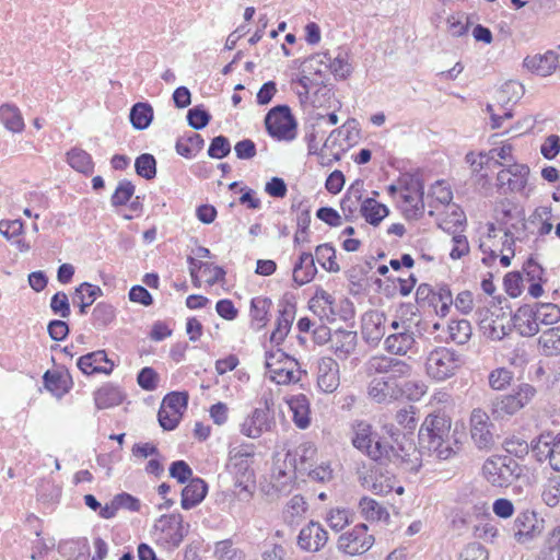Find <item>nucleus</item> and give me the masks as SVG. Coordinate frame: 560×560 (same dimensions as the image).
I'll use <instances>...</instances> for the list:
<instances>
[{"instance_id":"1","label":"nucleus","mask_w":560,"mask_h":560,"mask_svg":"<svg viewBox=\"0 0 560 560\" xmlns=\"http://www.w3.org/2000/svg\"><path fill=\"white\" fill-rule=\"evenodd\" d=\"M383 435L373 431L368 422H359L352 444L373 460H389L406 471L417 472L421 467V455L412 442L399 441L393 423L382 425Z\"/></svg>"},{"instance_id":"2","label":"nucleus","mask_w":560,"mask_h":560,"mask_svg":"<svg viewBox=\"0 0 560 560\" xmlns=\"http://www.w3.org/2000/svg\"><path fill=\"white\" fill-rule=\"evenodd\" d=\"M464 435V422H423L419 444L441 460L456 455Z\"/></svg>"},{"instance_id":"3","label":"nucleus","mask_w":560,"mask_h":560,"mask_svg":"<svg viewBox=\"0 0 560 560\" xmlns=\"http://www.w3.org/2000/svg\"><path fill=\"white\" fill-rule=\"evenodd\" d=\"M317 459V448L311 442H304L292 451H288L282 467H276L273 471V488L288 494L293 487V480L296 474L304 475L310 468L314 467Z\"/></svg>"},{"instance_id":"4","label":"nucleus","mask_w":560,"mask_h":560,"mask_svg":"<svg viewBox=\"0 0 560 560\" xmlns=\"http://www.w3.org/2000/svg\"><path fill=\"white\" fill-rule=\"evenodd\" d=\"M483 478L495 488H506L522 475L518 463L508 455H492L482 465Z\"/></svg>"},{"instance_id":"5","label":"nucleus","mask_w":560,"mask_h":560,"mask_svg":"<svg viewBox=\"0 0 560 560\" xmlns=\"http://www.w3.org/2000/svg\"><path fill=\"white\" fill-rule=\"evenodd\" d=\"M264 122L268 135L278 141H292L296 137L298 121L287 104L269 109Z\"/></svg>"},{"instance_id":"6","label":"nucleus","mask_w":560,"mask_h":560,"mask_svg":"<svg viewBox=\"0 0 560 560\" xmlns=\"http://www.w3.org/2000/svg\"><path fill=\"white\" fill-rule=\"evenodd\" d=\"M459 366V354L446 347H436L425 359L427 375L436 382L452 377Z\"/></svg>"},{"instance_id":"7","label":"nucleus","mask_w":560,"mask_h":560,"mask_svg":"<svg viewBox=\"0 0 560 560\" xmlns=\"http://www.w3.org/2000/svg\"><path fill=\"white\" fill-rule=\"evenodd\" d=\"M159 539L168 548H177L189 532V524L179 513L162 515L155 523Z\"/></svg>"},{"instance_id":"8","label":"nucleus","mask_w":560,"mask_h":560,"mask_svg":"<svg viewBox=\"0 0 560 560\" xmlns=\"http://www.w3.org/2000/svg\"><path fill=\"white\" fill-rule=\"evenodd\" d=\"M375 539L368 525L361 523L338 537L337 548L347 556L363 555L371 549Z\"/></svg>"},{"instance_id":"9","label":"nucleus","mask_w":560,"mask_h":560,"mask_svg":"<svg viewBox=\"0 0 560 560\" xmlns=\"http://www.w3.org/2000/svg\"><path fill=\"white\" fill-rule=\"evenodd\" d=\"M254 447L249 444L231 446L229 451L228 470L233 474L237 481L243 483L254 477L252 469Z\"/></svg>"},{"instance_id":"10","label":"nucleus","mask_w":560,"mask_h":560,"mask_svg":"<svg viewBox=\"0 0 560 560\" xmlns=\"http://www.w3.org/2000/svg\"><path fill=\"white\" fill-rule=\"evenodd\" d=\"M296 312V302L293 293L287 292L280 301L279 315L276 327L271 331L270 342L279 347L291 330Z\"/></svg>"},{"instance_id":"11","label":"nucleus","mask_w":560,"mask_h":560,"mask_svg":"<svg viewBox=\"0 0 560 560\" xmlns=\"http://www.w3.org/2000/svg\"><path fill=\"white\" fill-rule=\"evenodd\" d=\"M504 434L500 422H470V438L479 451H491Z\"/></svg>"},{"instance_id":"12","label":"nucleus","mask_w":560,"mask_h":560,"mask_svg":"<svg viewBox=\"0 0 560 560\" xmlns=\"http://www.w3.org/2000/svg\"><path fill=\"white\" fill-rule=\"evenodd\" d=\"M536 395V388L527 383L513 388L512 394L505 395L493 404L492 411L500 416L501 412L512 416L527 405Z\"/></svg>"},{"instance_id":"13","label":"nucleus","mask_w":560,"mask_h":560,"mask_svg":"<svg viewBox=\"0 0 560 560\" xmlns=\"http://www.w3.org/2000/svg\"><path fill=\"white\" fill-rule=\"evenodd\" d=\"M514 537L520 544H526L536 538L544 530V520L537 517L534 511L518 513L514 521Z\"/></svg>"},{"instance_id":"14","label":"nucleus","mask_w":560,"mask_h":560,"mask_svg":"<svg viewBox=\"0 0 560 560\" xmlns=\"http://www.w3.org/2000/svg\"><path fill=\"white\" fill-rule=\"evenodd\" d=\"M189 395L186 390L167 393L161 402L156 420H182L187 410Z\"/></svg>"},{"instance_id":"15","label":"nucleus","mask_w":560,"mask_h":560,"mask_svg":"<svg viewBox=\"0 0 560 560\" xmlns=\"http://www.w3.org/2000/svg\"><path fill=\"white\" fill-rule=\"evenodd\" d=\"M78 369L86 376L94 374L109 375L114 370V362L107 357L105 350H96L81 355L77 361Z\"/></svg>"},{"instance_id":"16","label":"nucleus","mask_w":560,"mask_h":560,"mask_svg":"<svg viewBox=\"0 0 560 560\" xmlns=\"http://www.w3.org/2000/svg\"><path fill=\"white\" fill-rule=\"evenodd\" d=\"M511 320L522 337H533L540 330L537 322L536 303L521 305L511 314Z\"/></svg>"},{"instance_id":"17","label":"nucleus","mask_w":560,"mask_h":560,"mask_svg":"<svg viewBox=\"0 0 560 560\" xmlns=\"http://www.w3.org/2000/svg\"><path fill=\"white\" fill-rule=\"evenodd\" d=\"M328 541L327 530L317 522H310L302 527L298 536V545L301 549L315 552L322 549Z\"/></svg>"},{"instance_id":"18","label":"nucleus","mask_w":560,"mask_h":560,"mask_svg":"<svg viewBox=\"0 0 560 560\" xmlns=\"http://www.w3.org/2000/svg\"><path fill=\"white\" fill-rule=\"evenodd\" d=\"M385 320L386 316L383 312L370 311L363 315L361 334L368 345L375 347L380 343L385 334Z\"/></svg>"},{"instance_id":"19","label":"nucleus","mask_w":560,"mask_h":560,"mask_svg":"<svg viewBox=\"0 0 560 560\" xmlns=\"http://www.w3.org/2000/svg\"><path fill=\"white\" fill-rule=\"evenodd\" d=\"M395 483H397L395 476L382 468L371 469L370 472L362 478V486L380 495L390 493L394 490Z\"/></svg>"},{"instance_id":"20","label":"nucleus","mask_w":560,"mask_h":560,"mask_svg":"<svg viewBox=\"0 0 560 560\" xmlns=\"http://www.w3.org/2000/svg\"><path fill=\"white\" fill-rule=\"evenodd\" d=\"M371 270L372 267L360 265H354L346 270L345 275L349 281L348 289L352 296L363 295L369 292L371 288V279L368 275Z\"/></svg>"},{"instance_id":"21","label":"nucleus","mask_w":560,"mask_h":560,"mask_svg":"<svg viewBox=\"0 0 560 560\" xmlns=\"http://www.w3.org/2000/svg\"><path fill=\"white\" fill-rule=\"evenodd\" d=\"M357 342V331L339 328L334 331L331 349L338 359L346 360L354 352Z\"/></svg>"},{"instance_id":"22","label":"nucleus","mask_w":560,"mask_h":560,"mask_svg":"<svg viewBox=\"0 0 560 560\" xmlns=\"http://www.w3.org/2000/svg\"><path fill=\"white\" fill-rule=\"evenodd\" d=\"M557 63L558 55L552 50H548L544 55L527 56L523 61L526 69L541 77L551 74L557 68Z\"/></svg>"},{"instance_id":"23","label":"nucleus","mask_w":560,"mask_h":560,"mask_svg":"<svg viewBox=\"0 0 560 560\" xmlns=\"http://www.w3.org/2000/svg\"><path fill=\"white\" fill-rule=\"evenodd\" d=\"M102 295L103 290L100 285L90 282H82L74 289L72 302L74 305H78L79 314L85 315L88 313V308Z\"/></svg>"},{"instance_id":"24","label":"nucleus","mask_w":560,"mask_h":560,"mask_svg":"<svg viewBox=\"0 0 560 560\" xmlns=\"http://www.w3.org/2000/svg\"><path fill=\"white\" fill-rule=\"evenodd\" d=\"M44 386L56 397H62L72 387V377L67 371L66 373L59 371H46L43 375Z\"/></svg>"},{"instance_id":"25","label":"nucleus","mask_w":560,"mask_h":560,"mask_svg":"<svg viewBox=\"0 0 560 560\" xmlns=\"http://www.w3.org/2000/svg\"><path fill=\"white\" fill-rule=\"evenodd\" d=\"M389 212V208L374 197L364 198L360 207L361 215L372 226H378Z\"/></svg>"},{"instance_id":"26","label":"nucleus","mask_w":560,"mask_h":560,"mask_svg":"<svg viewBox=\"0 0 560 560\" xmlns=\"http://www.w3.org/2000/svg\"><path fill=\"white\" fill-rule=\"evenodd\" d=\"M207 491V483L202 479L192 478L182 491V508L184 510L195 508L205 499Z\"/></svg>"},{"instance_id":"27","label":"nucleus","mask_w":560,"mask_h":560,"mask_svg":"<svg viewBox=\"0 0 560 560\" xmlns=\"http://www.w3.org/2000/svg\"><path fill=\"white\" fill-rule=\"evenodd\" d=\"M125 394L119 386L105 384L94 393V402L97 409H106L118 406L125 399Z\"/></svg>"},{"instance_id":"28","label":"nucleus","mask_w":560,"mask_h":560,"mask_svg":"<svg viewBox=\"0 0 560 560\" xmlns=\"http://www.w3.org/2000/svg\"><path fill=\"white\" fill-rule=\"evenodd\" d=\"M117 316L116 307L109 302H98L91 314V324L94 329L102 331L108 328Z\"/></svg>"},{"instance_id":"29","label":"nucleus","mask_w":560,"mask_h":560,"mask_svg":"<svg viewBox=\"0 0 560 560\" xmlns=\"http://www.w3.org/2000/svg\"><path fill=\"white\" fill-rule=\"evenodd\" d=\"M154 118L153 107L148 102L133 104L129 112V121L136 130H145Z\"/></svg>"},{"instance_id":"30","label":"nucleus","mask_w":560,"mask_h":560,"mask_svg":"<svg viewBox=\"0 0 560 560\" xmlns=\"http://www.w3.org/2000/svg\"><path fill=\"white\" fill-rule=\"evenodd\" d=\"M404 393V389H396L384 377H374L369 385V395L377 402H382L387 398L397 399Z\"/></svg>"},{"instance_id":"31","label":"nucleus","mask_w":560,"mask_h":560,"mask_svg":"<svg viewBox=\"0 0 560 560\" xmlns=\"http://www.w3.org/2000/svg\"><path fill=\"white\" fill-rule=\"evenodd\" d=\"M558 434L545 432L530 442V450L538 462L550 460L553 451L552 445L556 444Z\"/></svg>"},{"instance_id":"32","label":"nucleus","mask_w":560,"mask_h":560,"mask_svg":"<svg viewBox=\"0 0 560 560\" xmlns=\"http://www.w3.org/2000/svg\"><path fill=\"white\" fill-rule=\"evenodd\" d=\"M205 147V139L200 133L191 132L187 137H179L175 143V151L185 159H191Z\"/></svg>"},{"instance_id":"33","label":"nucleus","mask_w":560,"mask_h":560,"mask_svg":"<svg viewBox=\"0 0 560 560\" xmlns=\"http://www.w3.org/2000/svg\"><path fill=\"white\" fill-rule=\"evenodd\" d=\"M416 343L412 331L389 335L385 339V349L393 354L405 355Z\"/></svg>"},{"instance_id":"34","label":"nucleus","mask_w":560,"mask_h":560,"mask_svg":"<svg viewBox=\"0 0 560 560\" xmlns=\"http://www.w3.org/2000/svg\"><path fill=\"white\" fill-rule=\"evenodd\" d=\"M359 512L362 517L369 522H378L389 520V513L382 504L376 500L363 497L359 501Z\"/></svg>"},{"instance_id":"35","label":"nucleus","mask_w":560,"mask_h":560,"mask_svg":"<svg viewBox=\"0 0 560 560\" xmlns=\"http://www.w3.org/2000/svg\"><path fill=\"white\" fill-rule=\"evenodd\" d=\"M68 164L79 173L91 175L94 172V162L90 153L80 148H72L67 152Z\"/></svg>"},{"instance_id":"36","label":"nucleus","mask_w":560,"mask_h":560,"mask_svg":"<svg viewBox=\"0 0 560 560\" xmlns=\"http://www.w3.org/2000/svg\"><path fill=\"white\" fill-rule=\"evenodd\" d=\"M0 121L12 132H22L25 124L22 114L14 104H2L0 106Z\"/></svg>"},{"instance_id":"37","label":"nucleus","mask_w":560,"mask_h":560,"mask_svg":"<svg viewBox=\"0 0 560 560\" xmlns=\"http://www.w3.org/2000/svg\"><path fill=\"white\" fill-rule=\"evenodd\" d=\"M538 346L541 348V354L545 357H555L560 354V328H549L538 338Z\"/></svg>"},{"instance_id":"38","label":"nucleus","mask_w":560,"mask_h":560,"mask_svg":"<svg viewBox=\"0 0 560 560\" xmlns=\"http://www.w3.org/2000/svg\"><path fill=\"white\" fill-rule=\"evenodd\" d=\"M272 302L269 298L256 296L250 301L249 315L253 322L259 323L257 329H261L268 323L269 310Z\"/></svg>"},{"instance_id":"39","label":"nucleus","mask_w":560,"mask_h":560,"mask_svg":"<svg viewBox=\"0 0 560 560\" xmlns=\"http://www.w3.org/2000/svg\"><path fill=\"white\" fill-rule=\"evenodd\" d=\"M448 337L457 345H465L469 341L472 329L467 319H451L447 325Z\"/></svg>"},{"instance_id":"40","label":"nucleus","mask_w":560,"mask_h":560,"mask_svg":"<svg viewBox=\"0 0 560 560\" xmlns=\"http://www.w3.org/2000/svg\"><path fill=\"white\" fill-rule=\"evenodd\" d=\"M315 256L318 264L329 272H338L339 265L336 261V249L330 243H324L315 248Z\"/></svg>"},{"instance_id":"41","label":"nucleus","mask_w":560,"mask_h":560,"mask_svg":"<svg viewBox=\"0 0 560 560\" xmlns=\"http://www.w3.org/2000/svg\"><path fill=\"white\" fill-rule=\"evenodd\" d=\"M329 69L337 80H346L352 73V66L349 62L348 50L339 47L337 55L329 65Z\"/></svg>"},{"instance_id":"42","label":"nucleus","mask_w":560,"mask_h":560,"mask_svg":"<svg viewBox=\"0 0 560 560\" xmlns=\"http://www.w3.org/2000/svg\"><path fill=\"white\" fill-rule=\"evenodd\" d=\"M214 556L217 560H245L246 555L243 549L236 547L231 539H224L215 542Z\"/></svg>"},{"instance_id":"43","label":"nucleus","mask_w":560,"mask_h":560,"mask_svg":"<svg viewBox=\"0 0 560 560\" xmlns=\"http://www.w3.org/2000/svg\"><path fill=\"white\" fill-rule=\"evenodd\" d=\"M541 500L550 508L560 503V476L552 475L542 485Z\"/></svg>"},{"instance_id":"44","label":"nucleus","mask_w":560,"mask_h":560,"mask_svg":"<svg viewBox=\"0 0 560 560\" xmlns=\"http://www.w3.org/2000/svg\"><path fill=\"white\" fill-rule=\"evenodd\" d=\"M307 510V503L305 499L300 495H293L287 503L283 510L284 521L289 524H293L301 520Z\"/></svg>"},{"instance_id":"45","label":"nucleus","mask_w":560,"mask_h":560,"mask_svg":"<svg viewBox=\"0 0 560 560\" xmlns=\"http://www.w3.org/2000/svg\"><path fill=\"white\" fill-rule=\"evenodd\" d=\"M186 119L190 128L202 130L210 124L212 116L203 104H199L188 109Z\"/></svg>"},{"instance_id":"46","label":"nucleus","mask_w":560,"mask_h":560,"mask_svg":"<svg viewBox=\"0 0 560 560\" xmlns=\"http://www.w3.org/2000/svg\"><path fill=\"white\" fill-rule=\"evenodd\" d=\"M136 174L147 180L156 176V159L151 153H142L135 160Z\"/></svg>"},{"instance_id":"47","label":"nucleus","mask_w":560,"mask_h":560,"mask_svg":"<svg viewBox=\"0 0 560 560\" xmlns=\"http://www.w3.org/2000/svg\"><path fill=\"white\" fill-rule=\"evenodd\" d=\"M537 322L539 325H553L560 320V307L553 303L536 302Z\"/></svg>"},{"instance_id":"48","label":"nucleus","mask_w":560,"mask_h":560,"mask_svg":"<svg viewBox=\"0 0 560 560\" xmlns=\"http://www.w3.org/2000/svg\"><path fill=\"white\" fill-rule=\"evenodd\" d=\"M136 187L129 179H121L118 182L114 194L110 197L113 207L126 206L132 199Z\"/></svg>"},{"instance_id":"49","label":"nucleus","mask_w":560,"mask_h":560,"mask_svg":"<svg viewBox=\"0 0 560 560\" xmlns=\"http://www.w3.org/2000/svg\"><path fill=\"white\" fill-rule=\"evenodd\" d=\"M436 295H438V304L440 303V307L438 305L433 308L434 313L440 317H445L451 311L453 301V293L447 283H440L436 285Z\"/></svg>"},{"instance_id":"50","label":"nucleus","mask_w":560,"mask_h":560,"mask_svg":"<svg viewBox=\"0 0 560 560\" xmlns=\"http://www.w3.org/2000/svg\"><path fill=\"white\" fill-rule=\"evenodd\" d=\"M208 156L215 160H222L231 153V142L223 135L215 136L211 139L208 148Z\"/></svg>"},{"instance_id":"51","label":"nucleus","mask_w":560,"mask_h":560,"mask_svg":"<svg viewBox=\"0 0 560 560\" xmlns=\"http://www.w3.org/2000/svg\"><path fill=\"white\" fill-rule=\"evenodd\" d=\"M436 290L429 283H421L416 291V302L421 307H432L438 305Z\"/></svg>"},{"instance_id":"52","label":"nucleus","mask_w":560,"mask_h":560,"mask_svg":"<svg viewBox=\"0 0 560 560\" xmlns=\"http://www.w3.org/2000/svg\"><path fill=\"white\" fill-rule=\"evenodd\" d=\"M502 445L509 454L514 455L517 458H524L530 448V443L516 435L506 438L502 442Z\"/></svg>"},{"instance_id":"53","label":"nucleus","mask_w":560,"mask_h":560,"mask_svg":"<svg viewBox=\"0 0 560 560\" xmlns=\"http://www.w3.org/2000/svg\"><path fill=\"white\" fill-rule=\"evenodd\" d=\"M289 408L293 412L292 420H311L310 401L303 394L293 396L289 401Z\"/></svg>"},{"instance_id":"54","label":"nucleus","mask_w":560,"mask_h":560,"mask_svg":"<svg viewBox=\"0 0 560 560\" xmlns=\"http://www.w3.org/2000/svg\"><path fill=\"white\" fill-rule=\"evenodd\" d=\"M159 373L151 366L142 368L137 374V383L147 392L155 390L159 386Z\"/></svg>"},{"instance_id":"55","label":"nucleus","mask_w":560,"mask_h":560,"mask_svg":"<svg viewBox=\"0 0 560 560\" xmlns=\"http://www.w3.org/2000/svg\"><path fill=\"white\" fill-rule=\"evenodd\" d=\"M524 93V86L517 82L510 80L505 82L499 91V100L504 104L513 102L514 104L522 97Z\"/></svg>"},{"instance_id":"56","label":"nucleus","mask_w":560,"mask_h":560,"mask_svg":"<svg viewBox=\"0 0 560 560\" xmlns=\"http://www.w3.org/2000/svg\"><path fill=\"white\" fill-rule=\"evenodd\" d=\"M503 287L506 294L512 298H518L523 292V275L520 271H510L503 278Z\"/></svg>"},{"instance_id":"57","label":"nucleus","mask_w":560,"mask_h":560,"mask_svg":"<svg viewBox=\"0 0 560 560\" xmlns=\"http://www.w3.org/2000/svg\"><path fill=\"white\" fill-rule=\"evenodd\" d=\"M351 513L347 509H331L326 516L329 527L336 532L343 529L350 523Z\"/></svg>"},{"instance_id":"58","label":"nucleus","mask_w":560,"mask_h":560,"mask_svg":"<svg viewBox=\"0 0 560 560\" xmlns=\"http://www.w3.org/2000/svg\"><path fill=\"white\" fill-rule=\"evenodd\" d=\"M49 307L54 315H58L61 318H67L71 314L70 302L63 291H58L51 296Z\"/></svg>"},{"instance_id":"59","label":"nucleus","mask_w":560,"mask_h":560,"mask_svg":"<svg viewBox=\"0 0 560 560\" xmlns=\"http://www.w3.org/2000/svg\"><path fill=\"white\" fill-rule=\"evenodd\" d=\"M509 172L508 167H504L497 175V188L501 195L520 191V187L523 186L524 182H513Z\"/></svg>"},{"instance_id":"60","label":"nucleus","mask_w":560,"mask_h":560,"mask_svg":"<svg viewBox=\"0 0 560 560\" xmlns=\"http://www.w3.org/2000/svg\"><path fill=\"white\" fill-rule=\"evenodd\" d=\"M392 362L393 358L389 357H372L364 365L365 373L368 376L387 373Z\"/></svg>"},{"instance_id":"61","label":"nucleus","mask_w":560,"mask_h":560,"mask_svg":"<svg viewBox=\"0 0 560 560\" xmlns=\"http://www.w3.org/2000/svg\"><path fill=\"white\" fill-rule=\"evenodd\" d=\"M459 560H489V552L480 542H470L459 552Z\"/></svg>"},{"instance_id":"62","label":"nucleus","mask_w":560,"mask_h":560,"mask_svg":"<svg viewBox=\"0 0 560 560\" xmlns=\"http://www.w3.org/2000/svg\"><path fill=\"white\" fill-rule=\"evenodd\" d=\"M527 281H547L544 267L530 255L523 265Z\"/></svg>"},{"instance_id":"63","label":"nucleus","mask_w":560,"mask_h":560,"mask_svg":"<svg viewBox=\"0 0 560 560\" xmlns=\"http://www.w3.org/2000/svg\"><path fill=\"white\" fill-rule=\"evenodd\" d=\"M24 223L21 219L15 220H1L0 234L7 240L11 241L23 233Z\"/></svg>"},{"instance_id":"64","label":"nucleus","mask_w":560,"mask_h":560,"mask_svg":"<svg viewBox=\"0 0 560 560\" xmlns=\"http://www.w3.org/2000/svg\"><path fill=\"white\" fill-rule=\"evenodd\" d=\"M47 332L52 340L62 341L69 336L70 327L62 319H51L47 325Z\"/></svg>"}]
</instances>
